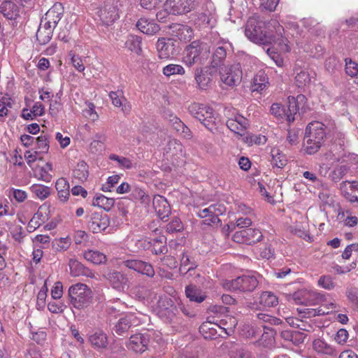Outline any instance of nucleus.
I'll use <instances>...</instances> for the list:
<instances>
[{
	"label": "nucleus",
	"mask_w": 358,
	"mask_h": 358,
	"mask_svg": "<svg viewBox=\"0 0 358 358\" xmlns=\"http://www.w3.org/2000/svg\"><path fill=\"white\" fill-rule=\"evenodd\" d=\"M178 308L175 304H173L172 307H169L167 309H165L158 314V315L165 322H171L176 318Z\"/></svg>",
	"instance_id": "52"
},
{
	"label": "nucleus",
	"mask_w": 358,
	"mask_h": 358,
	"mask_svg": "<svg viewBox=\"0 0 358 358\" xmlns=\"http://www.w3.org/2000/svg\"><path fill=\"white\" fill-rule=\"evenodd\" d=\"M88 168L84 161L79 162L73 171V177L80 182H85L89 176Z\"/></svg>",
	"instance_id": "41"
},
{
	"label": "nucleus",
	"mask_w": 358,
	"mask_h": 358,
	"mask_svg": "<svg viewBox=\"0 0 358 358\" xmlns=\"http://www.w3.org/2000/svg\"><path fill=\"white\" fill-rule=\"evenodd\" d=\"M227 55V46L222 45L217 46L212 55L210 66L216 69L217 67L223 64Z\"/></svg>",
	"instance_id": "31"
},
{
	"label": "nucleus",
	"mask_w": 358,
	"mask_h": 358,
	"mask_svg": "<svg viewBox=\"0 0 358 358\" xmlns=\"http://www.w3.org/2000/svg\"><path fill=\"white\" fill-rule=\"evenodd\" d=\"M103 277L117 291L123 292L129 286L127 276L120 271L108 270L103 274Z\"/></svg>",
	"instance_id": "10"
},
{
	"label": "nucleus",
	"mask_w": 358,
	"mask_h": 358,
	"mask_svg": "<svg viewBox=\"0 0 358 358\" xmlns=\"http://www.w3.org/2000/svg\"><path fill=\"white\" fill-rule=\"evenodd\" d=\"M278 303L277 296L271 292H263L259 297V303L264 307H273Z\"/></svg>",
	"instance_id": "46"
},
{
	"label": "nucleus",
	"mask_w": 358,
	"mask_h": 358,
	"mask_svg": "<svg viewBox=\"0 0 358 358\" xmlns=\"http://www.w3.org/2000/svg\"><path fill=\"white\" fill-rule=\"evenodd\" d=\"M0 12L9 20H15L20 15V9L10 1H5L0 6Z\"/></svg>",
	"instance_id": "27"
},
{
	"label": "nucleus",
	"mask_w": 358,
	"mask_h": 358,
	"mask_svg": "<svg viewBox=\"0 0 358 358\" xmlns=\"http://www.w3.org/2000/svg\"><path fill=\"white\" fill-rule=\"evenodd\" d=\"M264 333L262 334L260 338L256 342L258 346L263 348H270L274 344V336L275 330L268 325H263Z\"/></svg>",
	"instance_id": "26"
},
{
	"label": "nucleus",
	"mask_w": 358,
	"mask_h": 358,
	"mask_svg": "<svg viewBox=\"0 0 358 358\" xmlns=\"http://www.w3.org/2000/svg\"><path fill=\"white\" fill-rule=\"evenodd\" d=\"M118 10L112 6L97 8L94 16L95 21L101 22H115L119 19Z\"/></svg>",
	"instance_id": "16"
},
{
	"label": "nucleus",
	"mask_w": 358,
	"mask_h": 358,
	"mask_svg": "<svg viewBox=\"0 0 358 358\" xmlns=\"http://www.w3.org/2000/svg\"><path fill=\"white\" fill-rule=\"evenodd\" d=\"M152 205L161 220L168 217L171 214V206L164 196L155 194L152 200Z\"/></svg>",
	"instance_id": "18"
},
{
	"label": "nucleus",
	"mask_w": 358,
	"mask_h": 358,
	"mask_svg": "<svg viewBox=\"0 0 358 358\" xmlns=\"http://www.w3.org/2000/svg\"><path fill=\"white\" fill-rule=\"evenodd\" d=\"M189 113L199 120L205 127L212 133L217 131V117L214 110L210 106L198 103H194L189 106Z\"/></svg>",
	"instance_id": "3"
},
{
	"label": "nucleus",
	"mask_w": 358,
	"mask_h": 358,
	"mask_svg": "<svg viewBox=\"0 0 358 358\" xmlns=\"http://www.w3.org/2000/svg\"><path fill=\"white\" fill-rule=\"evenodd\" d=\"M280 336L285 341H290L294 345H298L303 342V334L299 331L283 330L281 331Z\"/></svg>",
	"instance_id": "45"
},
{
	"label": "nucleus",
	"mask_w": 358,
	"mask_h": 358,
	"mask_svg": "<svg viewBox=\"0 0 358 358\" xmlns=\"http://www.w3.org/2000/svg\"><path fill=\"white\" fill-rule=\"evenodd\" d=\"M68 295L69 303L79 310L87 308L92 302V291L84 283L78 282L70 286Z\"/></svg>",
	"instance_id": "1"
},
{
	"label": "nucleus",
	"mask_w": 358,
	"mask_h": 358,
	"mask_svg": "<svg viewBox=\"0 0 358 358\" xmlns=\"http://www.w3.org/2000/svg\"><path fill=\"white\" fill-rule=\"evenodd\" d=\"M268 84V78L266 73L260 70L254 76L252 81V91H262Z\"/></svg>",
	"instance_id": "33"
},
{
	"label": "nucleus",
	"mask_w": 358,
	"mask_h": 358,
	"mask_svg": "<svg viewBox=\"0 0 358 358\" xmlns=\"http://www.w3.org/2000/svg\"><path fill=\"white\" fill-rule=\"evenodd\" d=\"M11 99L8 96H0V117L6 116L8 113V108H11Z\"/></svg>",
	"instance_id": "64"
},
{
	"label": "nucleus",
	"mask_w": 358,
	"mask_h": 358,
	"mask_svg": "<svg viewBox=\"0 0 358 358\" xmlns=\"http://www.w3.org/2000/svg\"><path fill=\"white\" fill-rule=\"evenodd\" d=\"M220 74L224 84L234 87L241 83L243 73L240 64L237 63L222 68Z\"/></svg>",
	"instance_id": "7"
},
{
	"label": "nucleus",
	"mask_w": 358,
	"mask_h": 358,
	"mask_svg": "<svg viewBox=\"0 0 358 358\" xmlns=\"http://www.w3.org/2000/svg\"><path fill=\"white\" fill-rule=\"evenodd\" d=\"M30 189L41 200L45 199L50 194V187L41 184H34Z\"/></svg>",
	"instance_id": "47"
},
{
	"label": "nucleus",
	"mask_w": 358,
	"mask_h": 358,
	"mask_svg": "<svg viewBox=\"0 0 358 358\" xmlns=\"http://www.w3.org/2000/svg\"><path fill=\"white\" fill-rule=\"evenodd\" d=\"M216 69L212 66L196 67L194 71V79L201 90H206L210 85L212 76Z\"/></svg>",
	"instance_id": "13"
},
{
	"label": "nucleus",
	"mask_w": 358,
	"mask_h": 358,
	"mask_svg": "<svg viewBox=\"0 0 358 358\" xmlns=\"http://www.w3.org/2000/svg\"><path fill=\"white\" fill-rule=\"evenodd\" d=\"M63 15V7L57 3L49 9L45 15L44 20L46 22H59Z\"/></svg>",
	"instance_id": "35"
},
{
	"label": "nucleus",
	"mask_w": 358,
	"mask_h": 358,
	"mask_svg": "<svg viewBox=\"0 0 358 358\" xmlns=\"http://www.w3.org/2000/svg\"><path fill=\"white\" fill-rule=\"evenodd\" d=\"M169 28L172 31V36L185 42L189 41L194 35L192 29L185 24H171Z\"/></svg>",
	"instance_id": "19"
},
{
	"label": "nucleus",
	"mask_w": 358,
	"mask_h": 358,
	"mask_svg": "<svg viewBox=\"0 0 358 358\" xmlns=\"http://www.w3.org/2000/svg\"><path fill=\"white\" fill-rule=\"evenodd\" d=\"M185 296L192 302L200 303L203 302L206 298V294L202 290L195 285L190 284L185 287Z\"/></svg>",
	"instance_id": "29"
},
{
	"label": "nucleus",
	"mask_w": 358,
	"mask_h": 358,
	"mask_svg": "<svg viewBox=\"0 0 358 358\" xmlns=\"http://www.w3.org/2000/svg\"><path fill=\"white\" fill-rule=\"evenodd\" d=\"M55 27V26L52 27L51 24H39L36 40L41 45H45L50 41Z\"/></svg>",
	"instance_id": "28"
},
{
	"label": "nucleus",
	"mask_w": 358,
	"mask_h": 358,
	"mask_svg": "<svg viewBox=\"0 0 358 358\" xmlns=\"http://www.w3.org/2000/svg\"><path fill=\"white\" fill-rule=\"evenodd\" d=\"M306 97L303 94H299L296 97H288L287 108L286 109L287 121L289 123L293 122L295 120L294 115L300 110L304 112Z\"/></svg>",
	"instance_id": "12"
},
{
	"label": "nucleus",
	"mask_w": 358,
	"mask_h": 358,
	"mask_svg": "<svg viewBox=\"0 0 358 358\" xmlns=\"http://www.w3.org/2000/svg\"><path fill=\"white\" fill-rule=\"evenodd\" d=\"M144 249H150L152 254L156 255L166 254L168 252L166 246V238L164 236H160L150 241H148L143 246Z\"/></svg>",
	"instance_id": "23"
},
{
	"label": "nucleus",
	"mask_w": 358,
	"mask_h": 358,
	"mask_svg": "<svg viewBox=\"0 0 358 358\" xmlns=\"http://www.w3.org/2000/svg\"><path fill=\"white\" fill-rule=\"evenodd\" d=\"M296 85L299 87L306 86L310 82V76L308 71L300 70L295 76Z\"/></svg>",
	"instance_id": "59"
},
{
	"label": "nucleus",
	"mask_w": 358,
	"mask_h": 358,
	"mask_svg": "<svg viewBox=\"0 0 358 358\" xmlns=\"http://www.w3.org/2000/svg\"><path fill=\"white\" fill-rule=\"evenodd\" d=\"M173 304L174 302L171 298L166 295L159 296L156 306L157 315L169 307H172Z\"/></svg>",
	"instance_id": "54"
},
{
	"label": "nucleus",
	"mask_w": 358,
	"mask_h": 358,
	"mask_svg": "<svg viewBox=\"0 0 358 358\" xmlns=\"http://www.w3.org/2000/svg\"><path fill=\"white\" fill-rule=\"evenodd\" d=\"M345 62V71L346 74L351 78L357 76L358 75V64L352 61L350 58H346Z\"/></svg>",
	"instance_id": "60"
},
{
	"label": "nucleus",
	"mask_w": 358,
	"mask_h": 358,
	"mask_svg": "<svg viewBox=\"0 0 358 358\" xmlns=\"http://www.w3.org/2000/svg\"><path fill=\"white\" fill-rule=\"evenodd\" d=\"M305 136L324 141L326 136L325 125L320 122H313L308 124L306 129Z\"/></svg>",
	"instance_id": "24"
},
{
	"label": "nucleus",
	"mask_w": 358,
	"mask_h": 358,
	"mask_svg": "<svg viewBox=\"0 0 358 358\" xmlns=\"http://www.w3.org/2000/svg\"><path fill=\"white\" fill-rule=\"evenodd\" d=\"M130 196L132 199L139 201L142 204L148 206L150 203V197L145 191L136 186L133 187L131 189Z\"/></svg>",
	"instance_id": "43"
},
{
	"label": "nucleus",
	"mask_w": 358,
	"mask_h": 358,
	"mask_svg": "<svg viewBox=\"0 0 358 358\" xmlns=\"http://www.w3.org/2000/svg\"><path fill=\"white\" fill-rule=\"evenodd\" d=\"M252 224V220L248 217H239L237 219L236 223L231 222L230 224L227 225V231H233L236 229V227H238L240 229H248Z\"/></svg>",
	"instance_id": "53"
},
{
	"label": "nucleus",
	"mask_w": 358,
	"mask_h": 358,
	"mask_svg": "<svg viewBox=\"0 0 358 358\" xmlns=\"http://www.w3.org/2000/svg\"><path fill=\"white\" fill-rule=\"evenodd\" d=\"M238 322L234 317L226 315L219 320L217 326L222 329L227 335H230L233 331Z\"/></svg>",
	"instance_id": "38"
},
{
	"label": "nucleus",
	"mask_w": 358,
	"mask_h": 358,
	"mask_svg": "<svg viewBox=\"0 0 358 358\" xmlns=\"http://www.w3.org/2000/svg\"><path fill=\"white\" fill-rule=\"evenodd\" d=\"M271 164L279 169L283 168L287 164V159L280 152L278 149L273 148L271 150Z\"/></svg>",
	"instance_id": "48"
},
{
	"label": "nucleus",
	"mask_w": 358,
	"mask_h": 358,
	"mask_svg": "<svg viewBox=\"0 0 358 358\" xmlns=\"http://www.w3.org/2000/svg\"><path fill=\"white\" fill-rule=\"evenodd\" d=\"M136 27L141 32L147 35H154L159 32V24H136Z\"/></svg>",
	"instance_id": "50"
},
{
	"label": "nucleus",
	"mask_w": 358,
	"mask_h": 358,
	"mask_svg": "<svg viewBox=\"0 0 358 358\" xmlns=\"http://www.w3.org/2000/svg\"><path fill=\"white\" fill-rule=\"evenodd\" d=\"M258 277L256 273L243 275L236 279L227 280L224 283V287L231 291L252 292L259 285Z\"/></svg>",
	"instance_id": "5"
},
{
	"label": "nucleus",
	"mask_w": 358,
	"mask_h": 358,
	"mask_svg": "<svg viewBox=\"0 0 358 358\" xmlns=\"http://www.w3.org/2000/svg\"><path fill=\"white\" fill-rule=\"evenodd\" d=\"M346 296L355 310L358 311V288L350 287L347 289Z\"/></svg>",
	"instance_id": "55"
},
{
	"label": "nucleus",
	"mask_w": 358,
	"mask_h": 358,
	"mask_svg": "<svg viewBox=\"0 0 358 358\" xmlns=\"http://www.w3.org/2000/svg\"><path fill=\"white\" fill-rule=\"evenodd\" d=\"M306 142L304 143V150L308 155L315 154L321 148L324 141L312 138L305 136Z\"/></svg>",
	"instance_id": "44"
},
{
	"label": "nucleus",
	"mask_w": 358,
	"mask_h": 358,
	"mask_svg": "<svg viewBox=\"0 0 358 358\" xmlns=\"http://www.w3.org/2000/svg\"><path fill=\"white\" fill-rule=\"evenodd\" d=\"M125 46L130 51L135 52L138 55H141L142 53L141 48V38L134 35H130L128 36Z\"/></svg>",
	"instance_id": "42"
},
{
	"label": "nucleus",
	"mask_w": 358,
	"mask_h": 358,
	"mask_svg": "<svg viewBox=\"0 0 358 358\" xmlns=\"http://www.w3.org/2000/svg\"><path fill=\"white\" fill-rule=\"evenodd\" d=\"M138 320L136 316L132 313L127 314L121 317L115 326V331L118 335H123L130 327L138 324Z\"/></svg>",
	"instance_id": "20"
},
{
	"label": "nucleus",
	"mask_w": 358,
	"mask_h": 358,
	"mask_svg": "<svg viewBox=\"0 0 358 358\" xmlns=\"http://www.w3.org/2000/svg\"><path fill=\"white\" fill-rule=\"evenodd\" d=\"M156 48L161 59H168L178 55L180 49L172 38H160L157 40Z\"/></svg>",
	"instance_id": "8"
},
{
	"label": "nucleus",
	"mask_w": 358,
	"mask_h": 358,
	"mask_svg": "<svg viewBox=\"0 0 358 358\" xmlns=\"http://www.w3.org/2000/svg\"><path fill=\"white\" fill-rule=\"evenodd\" d=\"M150 336L148 334H137L131 336L127 348L136 353H143L148 350Z\"/></svg>",
	"instance_id": "15"
},
{
	"label": "nucleus",
	"mask_w": 358,
	"mask_h": 358,
	"mask_svg": "<svg viewBox=\"0 0 358 358\" xmlns=\"http://www.w3.org/2000/svg\"><path fill=\"white\" fill-rule=\"evenodd\" d=\"M108 96L112 101L113 105L115 107H121L122 103L126 102V99L124 98L123 92L121 90L110 92Z\"/></svg>",
	"instance_id": "62"
},
{
	"label": "nucleus",
	"mask_w": 358,
	"mask_h": 358,
	"mask_svg": "<svg viewBox=\"0 0 358 358\" xmlns=\"http://www.w3.org/2000/svg\"><path fill=\"white\" fill-rule=\"evenodd\" d=\"M115 204V199L108 198L103 194H96L93 199L92 205L109 211Z\"/></svg>",
	"instance_id": "40"
},
{
	"label": "nucleus",
	"mask_w": 358,
	"mask_h": 358,
	"mask_svg": "<svg viewBox=\"0 0 358 358\" xmlns=\"http://www.w3.org/2000/svg\"><path fill=\"white\" fill-rule=\"evenodd\" d=\"M263 235L259 229L248 228L237 231L233 235L236 243L252 245L262 240Z\"/></svg>",
	"instance_id": "9"
},
{
	"label": "nucleus",
	"mask_w": 358,
	"mask_h": 358,
	"mask_svg": "<svg viewBox=\"0 0 358 358\" xmlns=\"http://www.w3.org/2000/svg\"><path fill=\"white\" fill-rule=\"evenodd\" d=\"M83 257L93 264H101L106 263V256L98 251L94 250H88L83 253Z\"/></svg>",
	"instance_id": "39"
},
{
	"label": "nucleus",
	"mask_w": 358,
	"mask_h": 358,
	"mask_svg": "<svg viewBox=\"0 0 358 358\" xmlns=\"http://www.w3.org/2000/svg\"><path fill=\"white\" fill-rule=\"evenodd\" d=\"M55 188L58 192L59 199L63 202L66 201L70 196L69 182L65 178H60L56 182Z\"/></svg>",
	"instance_id": "34"
},
{
	"label": "nucleus",
	"mask_w": 358,
	"mask_h": 358,
	"mask_svg": "<svg viewBox=\"0 0 358 358\" xmlns=\"http://www.w3.org/2000/svg\"><path fill=\"white\" fill-rule=\"evenodd\" d=\"M69 266L70 273L74 277L83 275L91 278H94V272L76 259H70Z\"/></svg>",
	"instance_id": "22"
},
{
	"label": "nucleus",
	"mask_w": 358,
	"mask_h": 358,
	"mask_svg": "<svg viewBox=\"0 0 358 358\" xmlns=\"http://www.w3.org/2000/svg\"><path fill=\"white\" fill-rule=\"evenodd\" d=\"M210 208L212 209L211 218L206 219L203 224L211 225L220 223L219 216L225 212V207L222 204L215 203L210 205Z\"/></svg>",
	"instance_id": "37"
},
{
	"label": "nucleus",
	"mask_w": 358,
	"mask_h": 358,
	"mask_svg": "<svg viewBox=\"0 0 358 358\" xmlns=\"http://www.w3.org/2000/svg\"><path fill=\"white\" fill-rule=\"evenodd\" d=\"M110 224L109 217L103 213H92L88 227L93 233H99L105 230Z\"/></svg>",
	"instance_id": "14"
},
{
	"label": "nucleus",
	"mask_w": 358,
	"mask_h": 358,
	"mask_svg": "<svg viewBox=\"0 0 358 358\" xmlns=\"http://www.w3.org/2000/svg\"><path fill=\"white\" fill-rule=\"evenodd\" d=\"M344 197L351 203H358V182L344 181L340 184Z\"/></svg>",
	"instance_id": "21"
},
{
	"label": "nucleus",
	"mask_w": 358,
	"mask_h": 358,
	"mask_svg": "<svg viewBox=\"0 0 358 358\" xmlns=\"http://www.w3.org/2000/svg\"><path fill=\"white\" fill-rule=\"evenodd\" d=\"M245 34L250 41L257 44L268 45L275 40L269 24H246Z\"/></svg>",
	"instance_id": "2"
},
{
	"label": "nucleus",
	"mask_w": 358,
	"mask_h": 358,
	"mask_svg": "<svg viewBox=\"0 0 358 358\" xmlns=\"http://www.w3.org/2000/svg\"><path fill=\"white\" fill-rule=\"evenodd\" d=\"M36 148L41 153H47L49 150L50 135L47 133L42 132L41 135L36 138Z\"/></svg>",
	"instance_id": "49"
},
{
	"label": "nucleus",
	"mask_w": 358,
	"mask_h": 358,
	"mask_svg": "<svg viewBox=\"0 0 358 358\" xmlns=\"http://www.w3.org/2000/svg\"><path fill=\"white\" fill-rule=\"evenodd\" d=\"M92 345L97 350L106 349L108 344V336L101 330L96 331L89 338Z\"/></svg>",
	"instance_id": "30"
},
{
	"label": "nucleus",
	"mask_w": 358,
	"mask_h": 358,
	"mask_svg": "<svg viewBox=\"0 0 358 358\" xmlns=\"http://www.w3.org/2000/svg\"><path fill=\"white\" fill-rule=\"evenodd\" d=\"M71 245V241L69 237L60 238L52 242V248L55 251H65Z\"/></svg>",
	"instance_id": "61"
},
{
	"label": "nucleus",
	"mask_w": 358,
	"mask_h": 358,
	"mask_svg": "<svg viewBox=\"0 0 358 358\" xmlns=\"http://www.w3.org/2000/svg\"><path fill=\"white\" fill-rule=\"evenodd\" d=\"M313 349L317 355H324L329 358H336L338 354L334 346L320 338L313 341Z\"/></svg>",
	"instance_id": "17"
},
{
	"label": "nucleus",
	"mask_w": 358,
	"mask_h": 358,
	"mask_svg": "<svg viewBox=\"0 0 358 358\" xmlns=\"http://www.w3.org/2000/svg\"><path fill=\"white\" fill-rule=\"evenodd\" d=\"M198 266L197 263L187 253L183 252L180 258V273L182 275H187Z\"/></svg>",
	"instance_id": "32"
},
{
	"label": "nucleus",
	"mask_w": 358,
	"mask_h": 358,
	"mask_svg": "<svg viewBox=\"0 0 358 358\" xmlns=\"http://www.w3.org/2000/svg\"><path fill=\"white\" fill-rule=\"evenodd\" d=\"M122 265L149 278H152L155 275L152 265L139 259H126L122 262Z\"/></svg>",
	"instance_id": "11"
},
{
	"label": "nucleus",
	"mask_w": 358,
	"mask_h": 358,
	"mask_svg": "<svg viewBox=\"0 0 358 358\" xmlns=\"http://www.w3.org/2000/svg\"><path fill=\"white\" fill-rule=\"evenodd\" d=\"M350 167L348 165H341L336 167L331 173L332 180L338 182L344 176H345Z\"/></svg>",
	"instance_id": "56"
},
{
	"label": "nucleus",
	"mask_w": 358,
	"mask_h": 358,
	"mask_svg": "<svg viewBox=\"0 0 358 358\" xmlns=\"http://www.w3.org/2000/svg\"><path fill=\"white\" fill-rule=\"evenodd\" d=\"M164 153L167 158L171 157L176 160L184 155L183 146L178 140L171 139L164 148Z\"/></svg>",
	"instance_id": "25"
},
{
	"label": "nucleus",
	"mask_w": 358,
	"mask_h": 358,
	"mask_svg": "<svg viewBox=\"0 0 358 358\" xmlns=\"http://www.w3.org/2000/svg\"><path fill=\"white\" fill-rule=\"evenodd\" d=\"M316 295L315 292H311L307 289H300L292 294V299L296 304L307 305L310 304V297Z\"/></svg>",
	"instance_id": "36"
},
{
	"label": "nucleus",
	"mask_w": 358,
	"mask_h": 358,
	"mask_svg": "<svg viewBox=\"0 0 358 358\" xmlns=\"http://www.w3.org/2000/svg\"><path fill=\"white\" fill-rule=\"evenodd\" d=\"M185 52L183 61L187 66H192L204 64L208 59L210 50L206 45L193 41L186 48Z\"/></svg>",
	"instance_id": "4"
},
{
	"label": "nucleus",
	"mask_w": 358,
	"mask_h": 358,
	"mask_svg": "<svg viewBox=\"0 0 358 358\" xmlns=\"http://www.w3.org/2000/svg\"><path fill=\"white\" fill-rule=\"evenodd\" d=\"M163 73L167 77L173 75H183L185 74L184 68L179 64H171L163 68Z\"/></svg>",
	"instance_id": "51"
},
{
	"label": "nucleus",
	"mask_w": 358,
	"mask_h": 358,
	"mask_svg": "<svg viewBox=\"0 0 358 358\" xmlns=\"http://www.w3.org/2000/svg\"><path fill=\"white\" fill-rule=\"evenodd\" d=\"M270 111L278 120H286L287 113L285 108L280 103H273L271 106Z\"/></svg>",
	"instance_id": "57"
},
{
	"label": "nucleus",
	"mask_w": 358,
	"mask_h": 358,
	"mask_svg": "<svg viewBox=\"0 0 358 358\" xmlns=\"http://www.w3.org/2000/svg\"><path fill=\"white\" fill-rule=\"evenodd\" d=\"M257 317L259 320L268 324L278 326L282 324V320L266 313H258Z\"/></svg>",
	"instance_id": "63"
},
{
	"label": "nucleus",
	"mask_w": 358,
	"mask_h": 358,
	"mask_svg": "<svg viewBox=\"0 0 358 358\" xmlns=\"http://www.w3.org/2000/svg\"><path fill=\"white\" fill-rule=\"evenodd\" d=\"M191 0H166L165 6L166 10L158 12L156 15L157 18L162 20L166 13L169 15H183L191 10Z\"/></svg>",
	"instance_id": "6"
},
{
	"label": "nucleus",
	"mask_w": 358,
	"mask_h": 358,
	"mask_svg": "<svg viewBox=\"0 0 358 358\" xmlns=\"http://www.w3.org/2000/svg\"><path fill=\"white\" fill-rule=\"evenodd\" d=\"M166 230L169 234L180 232L183 230L182 222L178 217H174L166 225Z\"/></svg>",
	"instance_id": "58"
}]
</instances>
